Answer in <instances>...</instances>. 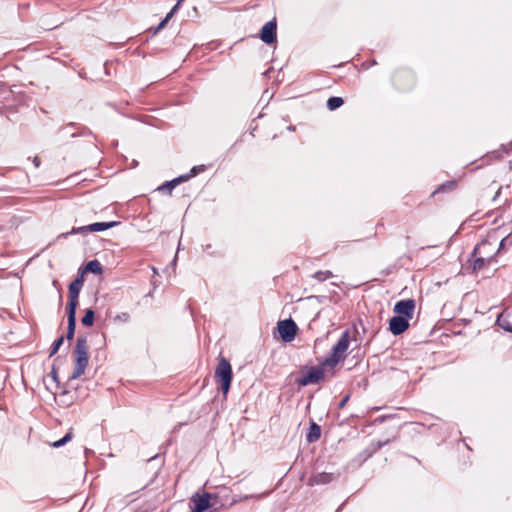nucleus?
<instances>
[{
    "mask_svg": "<svg viewBox=\"0 0 512 512\" xmlns=\"http://www.w3.org/2000/svg\"><path fill=\"white\" fill-rule=\"evenodd\" d=\"M49 376L52 378V380H53L54 382H56V383H58V382H59V380H58V374H57V370H56L55 366H53V367H52V370H51V372H50Z\"/></svg>",
    "mask_w": 512,
    "mask_h": 512,
    "instance_id": "30",
    "label": "nucleus"
},
{
    "mask_svg": "<svg viewBox=\"0 0 512 512\" xmlns=\"http://www.w3.org/2000/svg\"><path fill=\"white\" fill-rule=\"evenodd\" d=\"M385 418H386V416H380V417L375 419V422L376 423H382L385 420Z\"/></svg>",
    "mask_w": 512,
    "mask_h": 512,
    "instance_id": "33",
    "label": "nucleus"
},
{
    "mask_svg": "<svg viewBox=\"0 0 512 512\" xmlns=\"http://www.w3.org/2000/svg\"><path fill=\"white\" fill-rule=\"evenodd\" d=\"M312 277H313L314 279H316L317 281H319V282H324V281H326L327 279H329V278L333 277V274H332V272H331V271H329V270H325V271H321V270H320V271L315 272V273L312 275Z\"/></svg>",
    "mask_w": 512,
    "mask_h": 512,
    "instance_id": "24",
    "label": "nucleus"
},
{
    "mask_svg": "<svg viewBox=\"0 0 512 512\" xmlns=\"http://www.w3.org/2000/svg\"><path fill=\"white\" fill-rule=\"evenodd\" d=\"M88 272H91L94 274H101L103 272V267L98 260L94 259V260L89 261L85 265L81 275L83 276L84 273H88Z\"/></svg>",
    "mask_w": 512,
    "mask_h": 512,
    "instance_id": "18",
    "label": "nucleus"
},
{
    "mask_svg": "<svg viewBox=\"0 0 512 512\" xmlns=\"http://www.w3.org/2000/svg\"><path fill=\"white\" fill-rule=\"evenodd\" d=\"M324 379V371L321 368L312 367L305 375L296 380L299 386H308L319 383Z\"/></svg>",
    "mask_w": 512,
    "mask_h": 512,
    "instance_id": "7",
    "label": "nucleus"
},
{
    "mask_svg": "<svg viewBox=\"0 0 512 512\" xmlns=\"http://www.w3.org/2000/svg\"><path fill=\"white\" fill-rule=\"evenodd\" d=\"M344 100L341 97H330L327 101V108L331 111L341 107Z\"/></svg>",
    "mask_w": 512,
    "mask_h": 512,
    "instance_id": "22",
    "label": "nucleus"
},
{
    "mask_svg": "<svg viewBox=\"0 0 512 512\" xmlns=\"http://www.w3.org/2000/svg\"><path fill=\"white\" fill-rule=\"evenodd\" d=\"M276 29L274 20L267 22L261 29L260 39L266 44H272L276 40Z\"/></svg>",
    "mask_w": 512,
    "mask_h": 512,
    "instance_id": "10",
    "label": "nucleus"
},
{
    "mask_svg": "<svg viewBox=\"0 0 512 512\" xmlns=\"http://www.w3.org/2000/svg\"><path fill=\"white\" fill-rule=\"evenodd\" d=\"M321 437V427L316 424L315 422H312L309 431L307 433L306 439L309 443L316 442Z\"/></svg>",
    "mask_w": 512,
    "mask_h": 512,
    "instance_id": "17",
    "label": "nucleus"
},
{
    "mask_svg": "<svg viewBox=\"0 0 512 512\" xmlns=\"http://www.w3.org/2000/svg\"><path fill=\"white\" fill-rule=\"evenodd\" d=\"M508 238H509L508 236H507V237H504V238L500 241V243H499V247H498L497 251L494 253V254H496V256H497L498 254H500V253H501V251L505 248L506 243H507V241H508Z\"/></svg>",
    "mask_w": 512,
    "mask_h": 512,
    "instance_id": "29",
    "label": "nucleus"
},
{
    "mask_svg": "<svg viewBox=\"0 0 512 512\" xmlns=\"http://www.w3.org/2000/svg\"><path fill=\"white\" fill-rule=\"evenodd\" d=\"M123 316H124L125 320L128 319V317H129V315L127 313H124Z\"/></svg>",
    "mask_w": 512,
    "mask_h": 512,
    "instance_id": "34",
    "label": "nucleus"
},
{
    "mask_svg": "<svg viewBox=\"0 0 512 512\" xmlns=\"http://www.w3.org/2000/svg\"><path fill=\"white\" fill-rule=\"evenodd\" d=\"M67 314H68L67 315L68 325H67L66 338L68 340H72L74 337L75 328H76V311H68Z\"/></svg>",
    "mask_w": 512,
    "mask_h": 512,
    "instance_id": "15",
    "label": "nucleus"
},
{
    "mask_svg": "<svg viewBox=\"0 0 512 512\" xmlns=\"http://www.w3.org/2000/svg\"><path fill=\"white\" fill-rule=\"evenodd\" d=\"M33 164H34V166H35L36 168H38V167L40 166L41 161H40V158H39L38 156H35V157L33 158Z\"/></svg>",
    "mask_w": 512,
    "mask_h": 512,
    "instance_id": "32",
    "label": "nucleus"
},
{
    "mask_svg": "<svg viewBox=\"0 0 512 512\" xmlns=\"http://www.w3.org/2000/svg\"><path fill=\"white\" fill-rule=\"evenodd\" d=\"M74 359L84 358L88 356V344L87 338L85 336H80L77 338L74 350Z\"/></svg>",
    "mask_w": 512,
    "mask_h": 512,
    "instance_id": "11",
    "label": "nucleus"
},
{
    "mask_svg": "<svg viewBox=\"0 0 512 512\" xmlns=\"http://www.w3.org/2000/svg\"><path fill=\"white\" fill-rule=\"evenodd\" d=\"M490 245V242L488 240H482L480 244L476 245L475 248L472 251V256H477L478 254H481V248Z\"/></svg>",
    "mask_w": 512,
    "mask_h": 512,
    "instance_id": "28",
    "label": "nucleus"
},
{
    "mask_svg": "<svg viewBox=\"0 0 512 512\" xmlns=\"http://www.w3.org/2000/svg\"><path fill=\"white\" fill-rule=\"evenodd\" d=\"M187 181V177H182L181 175L179 177H176L172 179L171 181H167L164 184H162L158 190L163 192L171 193V191L180 183Z\"/></svg>",
    "mask_w": 512,
    "mask_h": 512,
    "instance_id": "16",
    "label": "nucleus"
},
{
    "mask_svg": "<svg viewBox=\"0 0 512 512\" xmlns=\"http://www.w3.org/2000/svg\"><path fill=\"white\" fill-rule=\"evenodd\" d=\"M409 327V319L402 316H393L389 321L390 332L397 336L404 333Z\"/></svg>",
    "mask_w": 512,
    "mask_h": 512,
    "instance_id": "9",
    "label": "nucleus"
},
{
    "mask_svg": "<svg viewBox=\"0 0 512 512\" xmlns=\"http://www.w3.org/2000/svg\"><path fill=\"white\" fill-rule=\"evenodd\" d=\"M457 187V182L455 180H451V181H447L443 184H441L435 191L434 193H438V192H447V191H452L454 190L455 188Z\"/></svg>",
    "mask_w": 512,
    "mask_h": 512,
    "instance_id": "23",
    "label": "nucleus"
},
{
    "mask_svg": "<svg viewBox=\"0 0 512 512\" xmlns=\"http://www.w3.org/2000/svg\"><path fill=\"white\" fill-rule=\"evenodd\" d=\"M333 480H334V475L332 473L321 472V473L313 474L309 478L308 484L310 486L324 485V484H328V483L332 482Z\"/></svg>",
    "mask_w": 512,
    "mask_h": 512,
    "instance_id": "12",
    "label": "nucleus"
},
{
    "mask_svg": "<svg viewBox=\"0 0 512 512\" xmlns=\"http://www.w3.org/2000/svg\"><path fill=\"white\" fill-rule=\"evenodd\" d=\"M215 378L221 383V389L224 394H227L232 381V368L230 362L221 357L215 370Z\"/></svg>",
    "mask_w": 512,
    "mask_h": 512,
    "instance_id": "2",
    "label": "nucleus"
},
{
    "mask_svg": "<svg viewBox=\"0 0 512 512\" xmlns=\"http://www.w3.org/2000/svg\"><path fill=\"white\" fill-rule=\"evenodd\" d=\"M349 344V331L346 330L341 334L337 343L332 347L329 355L322 360L321 364L326 367H335L340 361L345 359Z\"/></svg>",
    "mask_w": 512,
    "mask_h": 512,
    "instance_id": "1",
    "label": "nucleus"
},
{
    "mask_svg": "<svg viewBox=\"0 0 512 512\" xmlns=\"http://www.w3.org/2000/svg\"><path fill=\"white\" fill-rule=\"evenodd\" d=\"M217 499V494L204 492L200 495L196 493L191 497V502L194 503V507L191 512H205L207 509L217 504Z\"/></svg>",
    "mask_w": 512,
    "mask_h": 512,
    "instance_id": "3",
    "label": "nucleus"
},
{
    "mask_svg": "<svg viewBox=\"0 0 512 512\" xmlns=\"http://www.w3.org/2000/svg\"><path fill=\"white\" fill-rule=\"evenodd\" d=\"M118 225L117 221L96 222L90 225L73 228L69 234H87L89 232H101ZM68 235V233L66 234Z\"/></svg>",
    "mask_w": 512,
    "mask_h": 512,
    "instance_id": "5",
    "label": "nucleus"
},
{
    "mask_svg": "<svg viewBox=\"0 0 512 512\" xmlns=\"http://www.w3.org/2000/svg\"><path fill=\"white\" fill-rule=\"evenodd\" d=\"M94 317H95L94 311L92 309H87L85 311V315L81 319V323L84 326L90 327L94 323Z\"/></svg>",
    "mask_w": 512,
    "mask_h": 512,
    "instance_id": "21",
    "label": "nucleus"
},
{
    "mask_svg": "<svg viewBox=\"0 0 512 512\" xmlns=\"http://www.w3.org/2000/svg\"><path fill=\"white\" fill-rule=\"evenodd\" d=\"M277 328L279 335L284 342H291L295 339L298 327L291 318L279 321Z\"/></svg>",
    "mask_w": 512,
    "mask_h": 512,
    "instance_id": "4",
    "label": "nucleus"
},
{
    "mask_svg": "<svg viewBox=\"0 0 512 512\" xmlns=\"http://www.w3.org/2000/svg\"><path fill=\"white\" fill-rule=\"evenodd\" d=\"M178 10V5H174L170 12L164 17V19L153 29V35L157 34L160 30H162L169 20L173 17L175 12Z\"/></svg>",
    "mask_w": 512,
    "mask_h": 512,
    "instance_id": "20",
    "label": "nucleus"
},
{
    "mask_svg": "<svg viewBox=\"0 0 512 512\" xmlns=\"http://www.w3.org/2000/svg\"><path fill=\"white\" fill-rule=\"evenodd\" d=\"M349 400V395H346L339 403V408H343Z\"/></svg>",
    "mask_w": 512,
    "mask_h": 512,
    "instance_id": "31",
    "label": "nucleus"
},
{
    "mask_svg": "<svg viewBox=\"0 0 512 512\" xmlns=\"http://www.w3.org/2000/svg\"><path fill=\"white\" fill-rule=\"evenodd\" d=\"M391 442V439H386L384 441H377L376 443H372L366 450V458L371 457L374 453H376L378 450H380L385 445L389 444Z\"/></svg>",
    "mask_w": 512,
    "mask_h": 512,
    "instance_id": "19",
    "label": "nucleus"
},
{
    "mask_svg": "<svg viewBox=\"0 0 512 512\" xmlns=\"http://www.w3.org/2000/svg\"><path fill=\"white\" fill-rule=\"evenodd\" d=\"M74 125H75L74 123H70L67 125V127H74Z\"/></svg>",
    "mask_w": 512,
    "mask_h": 512,
    "instance_id": "35",
    "label": "nucleus"
},
{
    "mask_svg": "<svg viewBox=\"0 0 512 512\" xmlns=\"http://www.w3.org/2000/svg\"><path fill=\"white\" fill-rule=\"evenodd\" d=\"M74 361H75V366H74V370H73V373H72L70 379L79 378L81 375L84 374L85 369L88 366L89 357L87 356L84 358H77V359H74Z\"/></svg>",
    "mask_w": 512,
    "mask_h": 512,
    "instance_id": "14",
    "label": "nucleus"
},
{
    "mask_svg": "<svg viewBox=\"0 0 512 512\" xmlns=\"http://www.w3.org/2000/svg\"><path fill=\"white\" fill-rule=\"evenodd\" d=\"M203 171V166H194L189 173L181 175L182 177H187V180L196 176L199 172Z\"/></svg>",
    "mask_w": 512,
    "mask_h": 512,
    "instance_id": "27",
    "label": "nucleus"
},
{
    "mask_svg": "<svg viewBox=\"0 0 512 512\" xmlns=\"http://www.w3.org/2000/svg\"><path fill=\"white\" fill-rule=\"evenodd\" d=\"M496 254H493L487 258L484 257H476L471 265V272L473 274H476L480 270H482L487 265L491 264L492 262H496Z\"/></svg>",
    "mask_w": 512,
    "mask_h": 512,
    "instance_id": "13",
    "label": "nucleus"
},
{
    "mask_svg": "<svg viewBox=\"0 0 512 512\" xmlns=\"http://www.w3.org/2000/svg\"><path fill=\"white\" fill-rule=\"evenodd\" d=\"M83 276L80 275L69 285V302L67 309L68 311H76L78 305V298L83 286Z\"/></svg>",
    "mask_w": 512,
    "mask_h": 512,
    "instance_id": "6",
    "label": "nucleus"
},
{
    "mask_svg": "<svg viewBox=\"0 0 512 512\" xmlns=\"http://www.w3.org/2000/svg\"><path fill=\"white\" fill-rule=\"evenodd\" d=\"M63 341H64V336H60L58 339H56L51 347V352H50V357H52L53 355H55L57 353V351L59 350V348L61 347V345L63 344Z\"/></svg>",
    "mask_w": 512,
    "mask_h": 512,
    "instance_id": "26",
    "label": "nucleus"
},
{
    "mask_svg": "<svg viewBox=\"0 0 512 512\" xmlns=\"http://www.w3.org/2000/svg\"><path fill=\"white\" fill-rule=\"evenodd\" d=\"M415 310V301L413 299H405L398 301L393 308L394 313L398 316L412 319Z\"/></svg>",
    "mask_w": 512,
    "mask_h": 512,
    "instance_id": "8",
    "label": "nucleus"
},
{
    "mask_svg": "<svg viewBox=\"0 0 512 512\" xmlns=\"http://www.w3.org/2000/svg\"><path fill=\"white\" fill-rule=\"evenodd\" d=\"M71 439H72V431L70 430L60 440H57V441L53 442L52 446L55 447V448H59V447L65 445Z\"/></svg>",
    "mask_w": 512,
    "mask_h": 512,
    "instance_id": "25",
    "label": "nucleus"
}]
</instances>
